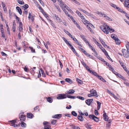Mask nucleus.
Wrapping results in <instances>:
<instances>
[{"label":"nucleus","mask_w":129,"mask_h":129,"mask_svg":"<svg viewBox=\"0 0 129 129\" xmlns=\"http://www.w3.org/2000/svg\"><path fill=\"white\" fill-rule=\"evenodd\" d=\"M101 28L104 32L107 34L109 33L108 30L110 33L113 32L114 31V29L110 28L109 26H107L106 28L105 26H101Z\"/></svg>","instance_id":"f257e3e1"},{"label":"nucleus","mask_w":129,"mask_h":129,"mask_svg":"<svg viewBox=\"0 0 129 129\" xmlns=\"http://www.w3.org/2000/svg\"><path fill=\"white\" fill-rule=\"evenodd\" d=\"M128 46V45L127 44V45H126V47L127 50L124 49H122V50L124 56L126 58H128L129 57V54L128 52V50L129 49V47Z\"/></svg>","instance_id":"f03ea898"},{"label":"nucleus","mask_w":129,"mask_h":129,"mask_svg":"<svg viewBox=\"0 0 129 129\" xmlns=\"http://www.w3.org/2000/svg\"><path fill=\"white\" fill-rule=\"evenodd\" d=\"M76 13L84 21H82L84 24H85V23H88V21L85 19L84 16L82 14L80 13L77 10L76 11Z\"/></svg>","instance_id":"7ed1b4c3"},{"label":"nucleus","mask_w":129,"mask_h":129,"mask_svg":"<svg viewBox=\"0 0 129 129\" xmlns=\"http://www.w3.org/2000/svg\"><path fill=\"white\" fill-rule=\"evenodd\" d=\"M16 120H12L9 121V122H10V124L11 126H13L15 127H17L20 126V124H15L16 123Z\"/></svg>","instance_id":"20e7f679"},{"label":"nucleus","mask_w":129,"mask_h":129,"mask_svg":"<svg viewBox=\"0 0 129 129\" xmlns=\"http://www.w3.org/2000/svg\"><path fill=\"white\" fill-rule=\"evenodd\" d=\"M67 98L66 94L63 93H61L59 94L56 97L57 99L58 100L62 99H66Z\"/></svg>","instance_id":"39448f33"},{"label":"nucleus","mask_w":129,"mask_h":129,"mask_svg":"<svg viewBox=\"0 0 129 129\" xmlns=\"http://www.w3.org/2000/svg\"><path fill=\"white\" fill-rule=\"evenodd\" d=\"M24 113L22 112L19 115V117L21 122L24 121L25 120L26 116L23 115Z\"/></svg>","instance_id":"423d86ee"},{"label":"nucleus","mask_w":129,"mask_h":129,"mask_svg":"<svg viewBox=\"0 0 129 129\" xmlns=\"http://www.w3.org/2000/svg\"><path fill=\"white\" fill-rule=\"evenodd\" d=\"M43 124L44 125V129H51L50 126L49 125L50 124L47 121H44Z\"/></svg>","instance_id":"0eeeda50"},{"label":"nucleus","mask_w":129,"mask_h":129,"mask_svg":"<svg viewBox=\"0 0 129 129\" xmlns=\"http://www.w3.org/2000/svg\"><path fill=\"white\" fill-rule=\"evenodd\" d=\"M89 117L90 118L96 122H98L99 121V118L93 115H89Z\"/></svg>","instance_id":"6e6552de"},{"label":"nucleus","mask_w":129,"mask_h":129,"mask_svg":"<svg viewBox=\"0 0 129 129\" xmlns=\"http://www.w3.org/2000/svg\"><path fill=\"white\" fill-rule=\"evenodd\" d=\"M90 92L92 94V95L93 96H95L96 97H98V95L97 94V92L94 89H92L90 90Z\"/></svg>","instance_id":"1a4fd4ad"},{"label":"nucleus","mask_w":129,"mask_h":129,"mask_svg":"<svg viewBox=\"0 0 129 129\" xmlns=\"http://www.w3.org/2000/svg\"><path fill=\"white\" fill-rule=\"evenodd\" d=\"M99 39L101 42L104 47L105 48L106 47H107L108 48H109V47L107 45L105 44V42L102 40V39L101 38L99 37Z\"/></svg>","instance_id":"9d476101"},{"label":"nucleus","mask_w":129,"mask_h":129,"mask_svg":"<svg viewBox=\"0 0 129 129\" xmlns=\"http://www.w3.org/2000/svg\"><path fill=\"white\" fill-rule=\"evenodd\" d=\"M103 17L105 18L106 19L109 21H113V20L111 18L109 17L105 14H103Z\"/></svg>","instance_id":"9b49d317"},{"label":"nucleus","mask_w":129,"mask_h":129,"mask_svg":"<svg viewBox=\"0 0 129 129\" xmlns=\"http://www.w3.org/2000/svg\"><path fill=\"white\" fill-rule=\"evenodd\" d=\"M119 62L121 66L123 68L125 71L127 73H128L129 72V71L127 70V69L126 68L125 66H124V65H123V63L122 62L120 61H119Z\"/></svg>","instance_id":"f8f14e48"},{"label":"nucleus","mask_w":129,"mask_h":129,"mask_svg":"<svg viewBox=\"0 0 129 129\" xmlns=\"http://www.w3.org/2000/svg\"><path fill=\"white\" fill-rule=\"evenodd\" d=\"M93 99H88L85 101V103L87 104L90 106L92 102L93 101Z\"/></svg>","instance_id":"ddd939ff"},{"label":"nucleus","mask_w":129,"mask_h":129,"mask_svg":"<svg viewBox=\"0 0 129 129\" xmlns=\"http://www.w3.org/2000/svg\"><path fill=\"white\" fill-rule=\"evenodd\" d=\"M62 115L61 114H56L52 116V117L54 118L59 119L61 117Z\"/></svg>","instance_id":"4468645a"},{"label":"nucleus","mask_w":129,"mask_h":129,"mask_svg":"<svg viewBox=\"0 0 129 129\" xmlns=\"http://www.w3.org/2000/svg\"><path fill=\"white\" fill-rule=\"evenodd\" d=\"M39 9H40V10L41 11V12H42L44 16L45 17L47 16L48 15L47 14H46L45 12L44 11L43 9L41 8V7L40 6H39Z\"/></svg>","instance_id":"2eb2a0df"},{"label":"nucleus","mask_w":129,"mask_h":129,"mask_svg":"<svg viewBox=\"0 0 129 129\" xmlns=\"http://www.w3.org/2000/svg\"><path fill=\"white\" fill-rule=\"evenodd\" d=\"M19 25L18 28H19V31L20 32H21L23 30L22 24V22H19Z\"/></svg>","instance_id":"dca6fc26"},{"label":"nucleus","mask_w":129,"mask_h":129,"mask_svg":"<svg viewBox=\"0 0 129 129\" xmlns=\"http://www.w3.org/2000/svg\"><path fill=\"white\" fill-rule=\"evenodd\" d=\"M60 4V6L62 10L64 9V8H66V5L63 2Z\"/></svg>","instance_id":"f3484780"},{"label":"nucleus","mask_w":129,"mask_h":129,"mask_svg":"<svg viewBox=\"0 0 129 129\" xmlns=\"http://www.w3.org/2000/svg\"><path fill=\"white\" fill-rule=\"evenodd\" d=\"M124 5L125 7L128 8L129 0H126L124 2Z\"/></svg>","instance_id":"a211bd4d"},{"label":"nucleus","mask_w":129,"mask_h":129,"mask_svg":"<svg viewBox=\"0 0 129 129\" xmlns=\"http://www.w3.org/2000/svg\"><path fill=\"white\" fill-rule=\"evenodd\" d=\"M80 37L87 44L89 43L88 41H87V39L84 37V35H81Z\"/></svg>","instance_id":"6ab92c4d"},{"label":"nucleus","mask_w":129,"mask_h":129,"mask_svg":"<svg viewBox=\"0 0 129 129\" xmlns=\"http://www.w3.org/2000/svg\"><path fill=\"white\" fill-rule=\"evenodd\" d=\"M62 39L63 40L66 44H67L68 46H70L71 45V44L69 43L68 41L64 37H62Z\"/></svg>","instance_id":"aec40b11"},{"label":"nucleus","mask_w":129,"mask_h":129,"mask_svg":"<svg viewBox=\"0 0 129 129\" xmlns=\"http://www.w3.org/2000/svg\"><path fill=\"white\" fill-rule=\"evenodd\" d=\"M65 80L66 82H68L70 84H72V80L69 78H66L65 79Z\"/></svg>","instance_id":"412c9836"},{"label":"nucleus","mask_w":129,"mask_h":129,"mask_svg":"<svg viewBox=\"0 0 129 129\" xmlns=\"http://www.w3.org/2000/svg\"><path fill=\"white\" fill-rule=\"evenodd\" d=\"M16 23L15 21H14L13 24L12 30L13 32H15L16 29Z\"/></svg>","instance_id":"4be33fe9"},{"label":"nucleus","mask_w":129,"mask_h":129,"mask_svg":"<svg viewBox=\"0 0 129 129\" xmlns=\"http://www.w3.org/2000/svg\"><path fill=\"white\" fill-rule=\"evenodd\" d=\"M16 9L18 10L19 13L20 15H21L22 14V11L21 9L19 7H17L16 8Z\"/></svg>","instance_id":"5701e85b"},{"label":"nucleus","mask_w":129,"mask_h":129,"mask_svg":"<svg viewBox=\"0 0 129 129\" xmlns=\"http://www.w3.org/2000/svg\"><path fill=\"white\" fill-rule=\"evenodd\" d=\"M77 118L81 121H82L84 120V118L81 115H78L77 117Z\"/></svg>","instance_id":"b1692460"},{"label":"nucleus","mask_w":129,"mask_h":129,"mask_svg":"<svg viewBox=\"0 0 129 129\" xmlns=\"http://www.w3.org/2000/svg\"><path fill=\"white\" fill-rule=\"evenodd\" d=\"M27 116L28 118H32L34 116L33 114L31 113H27Z\"/></svg>","instance_id":"393cba45"},{"label":"nucleus","mask_w":129,"mask_h":129,"mask_svg":"<svg viewBox=\"0 0 129 129\" xmlns=\"http://www.w3.org/2000/svg\"><path fill=\"white\" fill-rule=\"evenodd\" d=\"M64 31L66 34L68 35L69 37L72 38H73V37L71 34H70L68 31L66 30L65 29H64Z\"/></svg>","instance_id":"a878e982"},{"label":"nucleus","mask_w":129,"mask_h":129,"mask_svg":"<svg viewBox=\"0 0 129 129\" xmlns=\"http://www.w3.org/2000/svg\"><path fill=\"white\" fill-rule=\"evenodd\" d=\"M75 92V91L73 89L67 91L68 94H72Z\"/></svg>","instance_id":"bb28decb"},{"label":"nucleus","mask_w":129,"mask_h":129,"mask_svg":"<svg viewBox=\"0 0 129 129\" xmlns=\"http://www.w3.org/2000/svg\"><path fill=\"white\" fill-rule=\"evenodd\" d=\"M90 73H91L94 76H96L98 78V76H99L96 72L92 71V72H90Z\"/></svg>","instance_id":"cd10ccee"},{"label":"nucleus","mask_w":129,"mask_h":129,"mask_svg":"<svg viewBox=\"0 0 129 129\" xmlns=\"http://www.w3.org/2000/svg\"><path fill=\"white\" fill-rule=\"evenodd\" d=\"M98 78L103 82H106V81L102 76H99Z\"/></svg>","instance_id":"c85d7f7f"},{"label":"nucleus","mask_w":129,"mask_h":129,"mask_svg":"<svg viewBox=\"0 0 129 129\" xmlns=\"http://www.w3.org/2000/svg\"><path fill=\"white\" fill-rule=\"evenodd\" d=\"M96 13L99 15L101 17H103V14H103V13H101V12H100L98 11H97L96 12Z\"/></svg>","instance_id":"c756f323"},{"label":"nucleus","mask_w":129,"mask_h":129,"mask_svg":"<svg viewBox=\"0 0 129 129\" xmlns=\"http://www.w3.org/2000/svg\"><path fill=\"white\" fill-rule=\"evenodd\" d=\"M70 46L71 47V48H70L71 49V50L73 51L74 53H76V51L75 50L74 47H73V46H72V45H71Z\"/></svg>","instance_id":"7c9ffc66"},{"label":"nucleus","mask_w":129,"mask_h":129,"mask_svg":"<svg viewBox=\"0 0 129 129\" xmlns=\"http://www.w3.org/2000/svg\"><path fill=\"white\" fill-rule=\"evenodd\" d=\"M21 126L23 127H25L26 126V124L23 121L21 122Z\"/></svg>","instance_id":"2f4dec72"},{"label":"nucleus","mask_w":129,"mask_h":129,"mask_svg":"<svg viewBox=\"0 0 129 129\" xmlns=\"http://www.w3.org/2000/svg\"><path fill=\"white\" fill-rule=\"evenodd\" d=\"M47 101L50 103H51L52 102V98L50 97H48V98H46Z\"/></svg>","instance_id":"473e14b6"},{"label":"nucleus","mask_w":129,"mask_h":129,"mask_svg":"<svg viewBox=\"0 0 129 129\" xmlns=\"http://www.w3.org/2000/svg\"><path fill=\"white\" fill-rule=\"evenodd\" d=\"M97 104H98V108L97 109L98 110H99L100 108L101 103L97 101Z\"/></svg>","instance_id":"72a5a7b5"},{"label":"nucleus","mask_w":129,"mask_h":129,"mask_svg":"<svg viewBox=\"0 0 129 129\" xmlns=\"http://www.w3.org/2000/svg\"><path fill=\"white\" fill-rule=\"evenodd\" d=\"M116 9H118V11L119 12H121L124 13L125 12V11H123L122 10V9H120L118 7H116Z\"/></svg>","instance_id":"f704fd0d"},{"label":"nucleus","mask_w":129,"mask_h":129,"mask_svg":"<svg viewBox=\"0 0 129 129\" xmlns=\"http://www.w3.org/2000/svg\"><path fill=\"white\" fill-rule=\"evenodd\" d=\"M66 97H68V98L72 99H75L76 97L75 96H72L71 95H67L66 96Z\"/></svg>","instance_id":"c9c22d12"},{"label":"nucleus","mask_w":129,"mask_h":129,"mask_svg":"<svg viewBox=\"0 0 129 129\" xmlns=\"http://www.w3.org/2000/svg\"><path fill=\"white\" fill-rule=\"evenodd\" d=\"M97 57L101 61L104 62H106V61H105L104 59H103L101 57H100L99 56H97Z\"/></svg>","instance_id":"e433bc0d"},{"label":"nucleus","mask_w":129,"mask_h":129,"mask_svg":"<svg viewBox=\"0 0 129 129\" xmlns=\"http://www.w3.org/2000/svg\"><path fill=\"white\" fill-rule=\"evenodd\" d=\"M55 17L56 18V19L57 20L59 21L60 22H62L61 21V20L59 18V17H58L57 15H55Z\"/></svg>","instance_id":"4c0bfd02"},{"label":"nucleus","mask_w":129,"mask_h":129,"mask_svg":"<svg viewBox=\"0 0 129 129\" xmlns=\"http://www.w3.org/2000/svg\"><path fill=\"white\" fill-rule=\"evenodd\" d=\"M29 48H30V50H31V52L32 53H35V49H34L33 47L30 46L29 47Z\"/></svg>","instance_id":"58836bf2"},{"label":"nucleus","mask_w":129,"mask_h":129,"mask_svg":"<svg viewBox=\"0 0 129 129\" xmlns=\"http://www.w3.org/2000/svg\"><path fill=\"white\" fill-rule=\"evenodd\" d=\"M2 5L4 11H5L6 10V8L5 7V5L4 3L3 2H2Z\"/></svg>","instance_id":"ea45409f"},{"label":"nucleus","mask_w":129,"mask_h":129,"mask_svg":"<svg viewBox=\"0 0 129 129\" xmlns=\"http://www.w3.org/2000/svg\"><path fill=\"white\" fill-rule=\"evenodd\" d=\"M85 68H86L87 70L90 73L92 72V70H90L89 67L87 66H86Z\"/></svg>","instance_id":"a19ab883"},{"label":"nucleus","mask_w":129,"mask_h":129,"mask_svg":"<svg viewBox=\"0 0 129 129\" xmlns=\"http://www.w3.org/2000/svg\"><path fill=\"white\" fill-rule=\"evenodd\" d=\"M91 50L93 51V52L95 53V56L97 55L98 54L96 51H95V50L94 48L93 47L91 48Z\"/></svg>","instance_id":"79ce46f5"},{"label":"nucleus","mask_w":129,"mask_h":129,"mask_svg":"<svg viewBox=\"0 0 129 129\" xmlns=\"http://www.w3.org/2000/svg\"><path fill=\"white\" fill-rule=\"evenodd\" d=\"M72 114L73 116H77V114L74 111H73L72 112Z\"/></svg>","instance_id":"37998d69"},{"label":"nucleus","mask_w":129,"mask_h":129,"mask_svg":"<svg viewBox=\"0 0 129 129\" xmlns=\"http://www.w3.org/2000/svg\"><path fill=\"white\" fill-rule=\"evenodd\" d=\"M114 35L113 34H112L111 35V37L114 40H116V39L117 40L118 39V38H116V37H115V36H114Z\"/></svg>","instance_id":"c03bdc74"},{"label":"nucleus","mask_w":129,"mask_h":129,"mask_svg":"<svg viewBox=\"0 0 129 129\" xmlns=\"http://www.w3.org/2000/svg\"><path fill=\"white\" fill-rule=\"evenodd\" d=\"M76 81L79 83L81 84L82 83V81L81 80L78 78L76 79Z\"/></svg>","instance_id":"a18cd8bd"},{"label":"nucleus","mask_w":129,"mask_h":129,"mask_svg":"<svg viewBox=\"0 0 129 129\" xmlns=\"http://www.w3.org/2000/svg\"><path fill=\"white\" fill-rule=\"evenodd\" d=\"M120 41L118 39H117L115 40V42L117 44L119 45L120 44Z\"/></svg>","instance_id":"49530a36"},{"label":"nucleus","mask_w":129,"mask_h":129,"mask_svg":"<svg viewBox=\"0 0 129 129\" xmlns=\"http://www.w3.org/2000/svg\"><path fill=\"white\" fill-rule=\"evenodd\" d=\"M56 122V120L53 119L51 122V123L53 125H54Z\"/></svg>","instance_id":"de8ad7c7"},{"label":"nucleus","mask_w":129,"mask_h":129,"mask_svg":"<svg viewBox=\"0 0 129 129\" xmlns=\"http://www.w3.org/2000/svg\"><path fill=\"white\" fill-rule=\"evenodd\" d=\"M17 2L20 5L24 4V3L23 1H21L19 0H17Z\"/></svg>","instance_id":"09e8293b"},{"label":"nucleus","mask_w":129,"mask_h":129,"mask_svg":"<svg viewBox=\"0 0 129 129\" xmlns=\"http://www.w3.org/2000/svg\"><path fill=\"white\" fill-rule=\"evenodd\" d=\"M23 7L24 8V10H26L27 8H28V6L27 4H26L24 5Z\"/></svg>","instance_id":"8fccbe9b"},{"label":"nucleus","mask_w":129,"mask_h":129,"mask_svg":"<svg viewBox=\"0 0 129 129\" xmlns=\"http://www.w3.org/2000/svg\"><path fill=\"white\" fill-rule=\"evenodd\" d=\"M63 10L67 15L68 16H70L69 14L68 13V12L66 11V10L65 9Z\"/></svg>","instance_id":"3c124183"},{"label":"nucleus","mask_w":129,"mask_h":129,"mask_svg":"<svg viewBox=\"0 0 129 129\" xmlns=\"http://www.w3.org/2000/svg\"><path fill=\"white\" fill-rule=\"evenodd\" d=\"M77 98L79 99L82 100H84V97L81 96H77Z\"/></svg>","instance_id":"603ef678"},{"label":"nucleus","mask_w":129,"mask_h":129,"mask_svg":"<svg viewBox=\"0 0 129 129\" xmlns=\"http://www.w3.org/2000/svg\"><path fill=\"white\" fill-rule=\"evenodd\" d=\"M93 41H94L95 43L97 45V46L99 45L100 44L96 41V40L94 38H93Z\"/></svg>","instance_id":"864d4df0"},{"label":"nucleus","mask_w":129,"mask_h":129,"mask_svg":"<svg viewBox=\"0 0 129 129\" xmlns=\"http://www.w3.org/2000/svg\"><path fill=\"white\" fill-rule=\"evenodd\" d=\"M0 26L1 27V32H4L3 25L2 24H1L0 25Z\"/></svg>","instance_id":"5fc2aeb1"},{"label":"nucleus","mask_w":129,"mask_h":129,"mask_svg":"<svg viewBox=\"0 0 129 129\" xmlns=\"http://www.w3.org/2000/svg\"><path fill=\"white\" fill-rule=\"evenodd\" d=\"M124 83L126 86H129V84L126 81V80H125V81H124Z\"/></svg>","instance_id":"6e6d98bb"},{"label":"nucleus","mask_w":129,"mask_h":129,"mask_svg":"<svg viewBox=\"0 0 129 129\" xmlns=\"http://www.w3.org/2000/svg\"><path fill=\"white\" fill-rule=\"evenodd\" d=\"M110 5L112 7H114V8L116 9V7H117L116 5L113 4H111Z\"/></svg>","instance_id":"4d7b16f0"},{"label":"nucleus","mask_w":129,"mask_h":129,"mask_svg":"<svg viewBox=\"0 0 129 129\" xmlns=\"http://www.w3.org/2000/svg\"><path fill=\"white\" fill-rule=\"evenodd\" d=\"M81 63L83 66L85 67L86 66V64L83 61H81Z\"/></svg>","instance_id":"13d9d810"},{"label":"nucleus","mask_w":129,"mask_h":129,"mask_svg":"<svg viewBox=\"0 0 129 129\" xmlns=\"http://www.w3.org/2000/svg\"><path fill=\"white\" fill-rule=\"evenodd\" d=\"M55 6L56 8L58 10L59 12H61L60 10V8L59 7V6H57L56 5H55Z\"/></svg>","instance_id":"bf43d9fd"},{"label":"nucleus","mask_w":129,"mask_h":129,"mask_svg":"<svg viewBox=\"0 0 129 129\" xmlns=\"http://www.w3.org/2000/svg\"><path fill=\"white\" fill-rule=\"evenodd\" d=\"M87 27L90 31L92 32V29L89 25H87Z\"/></svg>","instance_id":"052dcab7"},{"label":"nucleus","mask_w":129,"mask_h":129,"mask_svg":"<svg viewBox=\"0 0 129 129\" xmlns=\"http://www.w3.org/2000/svg\"><path fill=\"white\" fill-rule=\"evenodd\" d=\"M1 54L2 56H6L7 55V54H6L3 51H2L1 52Z\"/></svg>","instance_id":"680f3d73"},{"label":"nucleus","mask_w":129,"mask_h":129,"mask_svg":"<svg viewBox=\"0 0 129 129\" xmlns=\"http://www.w3.org/2000/svg\"><path fill=\"white\" fill-rule=\"evenodd\" d=\"M42 6H44V4L43 2L41 0H38Z\"/></svg>","instance_id":"e2e57ef3"},{"label":"nucleus","mask_w":129,"mask_h":129,"mask_svg":"<svg viewBox=\"0 0 129 129\" xmlns=\"http://www.w3.org/2000/svg\"><path fill=\"white\" fill-rule=\"evenodd\" d=\"M116 73H117V74H116V75H117V76H118L119 78H120L121 77H122V75H120L117 72H116Z\"/></svg>","instance_id":"0e129e2a"},{"label":"nucleus","mask_w":129,"mask_h":129,"mask_svg":"<svg viewBox=\"0 0 129 129\" xmlns=\"http://www.w3.org/2000/svg\"><path fill=\"white\" fill-rule=\"evenodd\" d=\"M86 127L88 129H91V126L90 125H86Z\"/></svg>","instance_id":"69168bd1"},{"label":"nucleus","mask_w":129,"mask_h":129,"mask_svg":"<svg viewBox=\"0 0 129 129\" xmlns=\"http://www.w3.org/2000/svg\"><path fill=\"white\" fill-rule=\"evenodd\" d=\"M2 37L4 38L5 37V34L4 32H1Z\"/></svg>","instance_id":"338daca9"},{"label":"nucleus","mask_w":129,"mask_h":129,"mask_svg":"<svg viewBox=\"0 0 129 129\" xmlns=\"http://www.w3.org/2000/svg\"><path fill=\"white\" fill-rule=\"evenodd\" d=\"M73 128L74 129H80V128L79 127H76V126H74L73 127Z\"/></svg>","instance_id":"774afa93"}]
</instances>
